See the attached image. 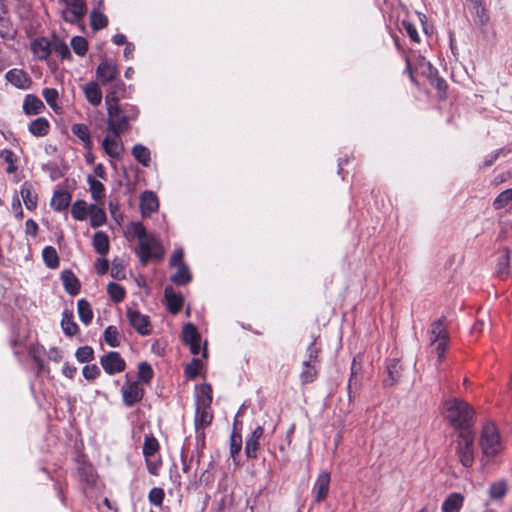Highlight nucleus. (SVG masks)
Wrapping results in <instances>:
<instances>
[{
	"mask_svg": "<svg viewBox=\"0 0 512 512\" xmlns=\"http://www.w3.org/2000/svg\"><path fill=\"white\" fill-rule=\"evenodd\" d=\"M464 504V496L460 493L454 492L447 496L443 501L441 510L442 512H460Z\"/></svg>",
	"mask_w": 512,
	"mask_h": 512,
	"instance_id": "27",
	"label": "nucleus"
},
{
	"mask_svg": "<svg viewBox=\"0 0 512 512\" xmlns=\"http://www.w3.org/2000/svg\"><path fill=\"white\" fill-rule=\"evenodd\" d=\"M319 367L320 366L316 365V364H312L309 362H302L301 363V371L299 374L300 382L303 385L313 383L317 379Z\"/></svg>",
	"mask_w": 512,
	"mask_h": 512,
	"instance_id": "26",
	"label": "nucleus"
},
{
	"mask_svg": "<svg viewBox=\"0 0 512 512\" xmlns=\"http://www.w3.org/2000/svg\"><path fill=\"white\" fill-rule=\"evenodd\" d=\"M195 416H194V426L196 432L200 429L204 430L209 427L213 420V412L211 405H199L195 404Z\"/></svg>",
	"mask_w": 512,
	"mask_h": 512,
	"instance_id": "14",
	"label": "nucleus"
},
{
	"mask_svg": "<svg viewBox=\"0 0 512 512\" xmlns=\"http://www.w3.org/2000/svg\"><path fill=\"white\" fill-rule=\"evenodd\" d=\"M153 369L147 362H141L138 365L137 376L138 379L143 383H150L153 378Z\"/></svg>",
	"mask_w": 512,
	"mask_h": 512,
	"instance_id": "47",
	"label": "nucleus"
},
{
	"mask_svg": "<svg viewBox=\"0 0 512 512\" xmlns=\"http://www.w3.org/2000/svg\"><path fill=\"white\" fill-rule=\"evenodd\" d=\"M507 492V484L505 481L492 483L489 488V495L492 499H501Z\"/></svg>",
	"mask_w": 512,
	"mask_h": 512,
	"instance_id": "51",
	"label": "nucleus"
},
{
	"mask_svg": "<svg viewBox=\"0 0 512 512\" xmlns=\"http://www.w3.org/2000/svg\"><path fill=\"white\" fill-rule=\"evenodd\" d=\"M160 444L156 437L152 434L145 435L142 447L143 456L148 472L151 475H158L162 466V459L159 455Z\"/></svg>",
	"mask_w": 512,
	"mask_h": 512,
	"instance_id": "5",
	"label": "nucleus"
},
{
	"mask_svg": "<svg viewBox=\"0 0 512 512\" xmlns=\"http://www.w3.org/2000/svg\"><path fill=\"white\" fill-rule=\"evenodd\" d=\"M0 158H2L7 163V167H6L5 171L8 174H12V173L16 172V170H17V165H16L17 157H16L15 153L12 150H10V149H3L0 152Z\"/></svg>",
	"mask_w": 512,
	"mask_h": 512,
	"instance_id": "44",
	"label": "nucleus"
},
{
	"mask_svg": "<svg viewBox=\"0 0 512 512\" xmlns=\"http://www.w3.org/2000/svg\"><path fill=\"white\" fill-rule=\"evenodd\" d=\"M89 213V205L85 200H76L71 207V214L75 220L84 221Z\"/></svg>",
	"mask_w": 512,
	"mask_h": 512,
	"instance_id": "39",
	"label": "nucleus"
},
{
	"mask_svg": "<svg viewBox=\"0 0 512 512\" xmlns=\"http://www.w3.org/2000/svg\"><path fill=\"white\" fill-rule=\"evenodd\" d=\"M90 23L94 30H100L108 25V19L103 13L99 11H92L90 16Z\"/></svg>",
	"mask_w": 512,
	"mask_h": 512,
	"instance_id": "49",
	"label": "nucleus"
},
{
	"mask_svg": "<svg viewBox=\"0 0 512 512\" xmlns=\"http://www.w3.org/2000/svg\"><path fill=\"white\" fill-rule=\"evenodd\" d=\"M28 131L35 137H45L50 132V123L45 117H38L30 122Z\"/></svg>",
	"mask_w": 512,
	"mask_h": 512,
	"instance_id": "28",
	"label": "nucleus"
},
{
	"mask_svg": "<svg viewBox=\"0 0 512 512\" xmlns=\"http://www.w3.org/2000/svg\"><path fill=\"white\" fill-rule=\"evenodd\" d=\"M512 201V188L502 191L493 201L496 210L506 207Z\"/></svg>",
	"mask_w": 512,
	"mask_h": 512,
	"instance_id": "48",
	"label": "nucleus"
},
{
	"mask_svg": "<svg viewBox=\"0 0 512 512\" xmlns=\"http://www.w3.org/2000/svg\"><path fill=\"white\" fill-rule=\"evenodd\" d=\"M76 359L81 363H87L94 359V350L90 346L79 347L75 352Z\"/></svg>",
	"mask_w": 512,
	"mask_h": 512,
	"instance_id": "53",
	"label": "nucleus"
},
{
	"mask_svg": "<svg viewBox=\"0 0 512 512\" xmlns=\"http://www.w3.org/2000/svg\"><path fill=\"white\" fill-rule=\"evenodd\" d=\"M144 393V389L137 381L127 380L121 387L123 403L127 407H131L140 402L144 397Z\"/></svg>",
	"mask_w": 512,
	"mask_h": 512,
	"instance_id": "10",
	"label": "nucleus"
},
{
	"mask_svg": "<svg viewBox=\"0 0 512 512\" xmlns=\"http://www.w3.org/2000/svg\"><path fill=\"white\" fill-rule=\"evenodd\" d=\"M322 352V342L318 335H312V340L306 348L305 357L302 362H309L320 366V355Z\"/></svg>",
	"mask_w": 512,
	"mask_h": 512,
	"instance_id": "16",
	"label": "nucleus"
},
{
	"mask_svg": "<svg viewBox=\"0 0 512 512\" xmlns=\"http://www.w3.org/2000/svg\"><path fill=\"white\" fill-rule=\"evenodd\" d=\"M96 76L103 85H106L118 79L119 70L112 60L104 59L97 67Z\"/></svg>",
	"mask_w": 512,
	"mask_h": 512,
	"instance_id": "11",
	"label": "nucleus"
},
{
	"mask_svg": "<svg viewBox=\"0 0 512 512\" xmlns=\"http://www.w3.org/2000/svg\"><path fill=\"white\" fill-rule=\"evenodd\" d=\"M182 340L185 345L192 344V342H197L198 340H201V336L194 324L187 323L183 326Z\"/></svg>",
	"mask_w": 512,
	"mask_h": 512,
	"instance_id": "40",
	"label": "nucleus"
},
{
	"mask_svg": "<svg viewBox=\"0 0 512 512\" xmlns=\"http://www.w3.org/2000/svg\"><path fill=\"white\" fill-rule=\"evenodd\" d=\"M202 362L198 358L192 359V361L185 367V375L189 379H194L200 373L202 369Z\"/></svg>",
	"mask_w": 512,
	"mask_h": 512,
	"instance_id": "55",
	"label": "nucleus"
},
{
	"mask_svg": "<svg viewBox=\"0 0 512 512\" xmlns=\"http://www.w3.org/2000/svg\"><path fill=\"white\" fill-rule=\"evenodd\" d=\"M22 109L28 116L38 115L45 111V105L38 96L34 94H27L24 97Z\"/></svg>",
	"mask_w": 512,
	"mask_h": 512,
	"instance_id": "17",
	"label": "nucleus"
},
{
	"mask_svg": "<svg viewBox=\"0 0 512 512\" xmlns=\"http://www.w3.org/2000/svg\"><path fill=\"white\" fill-rule=\"evenodd\" d=\"M15 35V31L8 26V21L5 19H0V36L2 38H13Z\"/></svg>",
	"mask_w": 512,
	"mask_h": 512,
	"instance_id": "61",
	"label": "nucleus"
},
{
	"mask_svg": "<svg viewBox=\"0 0 512 512\" xmlns=\"http://www.w3.org/2000/svg\"><path fill=\"white\" fill-rule=\"evenodd\" d=\"M109 269V262L106 258H99L95 262V270L98 274L104 275Z\"/></svg>",
	"mask_w": 512,
	"mask_h": 512,
	"instance_id": "64",
	"label": "nucleus"
},
{
	"mask_svg": "<svg viewBox=\"0 0 512 512\" xmlns=\"http://www.w3.org/2000/svg\"><path fill=\"white\" fill-rule=\"evenodd\" d=\"M82 374L86 380H94L100 375V369L96 364L85 365Z\"/></svg>",
	"mask_w": 512,
	"mask_h": 512,
	"instance_id": "58",
	"label": "nucleus"
},
{
	"mask_svg": "<svg viewBox=\"0 0 512 512\" xmlns=\"http://www.w3.org/2000/svg\"><path fill=\"white\" fill-rule=\"evenodd\" d=\"M456 454L459 462L470 468L474 463V434L471 430H463L458 433L456 442Z\"/></svg>",
	"mask_w": 512,
	"mask_h": 512,
	"instance_id": "6",
	"label": "nucleus"
},
{
	"mask_svg": "<svg viewBox=\"0 0 512 512\" xmlns=\"http://www.w3.org/2000/svg\"><path fill=\"white\" fill-rule=\"evenodd\" d=\"M43 261L47 267L55 269L59 266L60 261L56 249L52 246L44 247L42 251Z\"/></svg>",
	"mask_w": 512,
	"mask_h": 512,
	"instance_id": "41",
	"label": "nucleus"
},
{
	"mask_svg": "<svg viewBox=\"0 0 512 512\" xmlns=\"http://www.w3.org/2000/svg\"><path fill=\"white\" fill-rule=\"evenodd\" d=\"M86 13V6L79 4H70L66 2V7L62 10V17L66 22L78 24Z\"/></svg>",
	"mask_w": 512,
	"mask_h": 512,
	"instance_id": "19",
	"label": "nucleus"
},
{
	"mask_svg": "<svg viewBox=\"0 0 512 512\" xmlns=\"http://www.w3.org/2000/svg\"><path fill=\"white\" fill-rule=\"evenodd\" d=\"M88 216L90 218V225L94 228L102 226L107 220L104 209L96 204L89 205Z\"/></svg>",
	"mask_w": 512,
	"mask_h": 512,
	"instance_id": "32",
	"label": "nucleus"
},
{
	"mask_svg": "<svg viewBox=\"0 0 512 512\" xmlns=\"http://www.w3.org/2000/svg\"><path fill=\"white\" fill-rule=\"evenodd\" d=\"M401 24L407 35L410 37V39L415 43H419L420 36L418 34L416 26L409 20H403Z\"/></svg>",
	"mask_w": 512,
	"mask_h": 512,
	"instance_id": "57",
	"label": "nucleus"
},
{
	"mask_svg": "<svg viewBox=\"0 0 512 512\" xmlns=\"http://www.w3.org/2000/svg\"><path fill=\"white\" fill-rule=\"evenodd\" d=\"M159 203L156 195L151 191H145L140 198V209L143 217L150 216L158 209Z\"/></svg>",
	"mask_w": 512,
	"mask_h": 512,
	"instance_id": "23",
	"label": "nucleus"
},
{
	"mask_svg": "<svg viewBox=\"0 0 512 512\" xmlns=\"http://www.w3.org/2000/svg\"><path fill=\"white\" fill-rule=\"evenodd\" d=\"M479 445L482 454L487 458H494L504 450L500 432L494 423H486L481 431Z\"/></svg>",
	"mask_w": 512,
	"mask_h": 512,
	"instance_id": "4",
	"label": "nucleus"
},
{
	"mask_svg": "<svg viewBox=\"0 0 512 512\" xmlns=\"http://www.w3.org/2000/svg\"><path fill=\"white\" fill-rule=\"evenodd\" d=\"M131 153L133 157L143 166H149L151 162L150 151L142 144H136L132 147Z\"/></svg>",
	"mask_w": 512,
	"mask_h": 512,
	"instance_id": "38",
	"label": "nucleus"
},
{
	"mask_svg": "<svg viewBox=\"0 0 512 512\" xmlns=\"http://www.w3.org/2000/svg\"><path fill=\"white\" fill-rule=\"evenodd\" d=\"M77 312L79 319L83 324L88 325L91 323L93 319V311L90 303L86 299L82 298L78 300Z\"/></svg>",
	"mask_w": 512,
	"mask_h": 512,
	"instance_id": "37",
	"label": "nucleus"
},
{
	"mask_svg": "<svg viewBox=\"0 0 512 512\" xmlns=\"http://www.w3.org/2000/svg\"><path fill=\"white\" fill-rule=\"evenodd\" d=\"M61 279L63 281V286L65 291L70 295H76L79 293L81 285L78 278L75 274L70 270H65L62 272Z\"/></svg>",
	"mask_w": 512,
	"mask_h": 512,
	"instance_id": "30",
	"label": "nucleus"
},
{
	"mask_svg": "<svg viewBox=\"0 0 512 512\" xmlns=\"http://www.w3.org/2000/svg\"><path fill=\"white\" fill-rule=\"evenodd\" d=\"M20 195L23 199L24 205L28 210H35L38 204V196L34 192L32 184L24 182L20 189Z\"/></svg>",
	"mask_w": 512,
	"mask_h": 512,
	"instance_id": "24",
	"label": "nucleus"
},
{
	"mask_svg": "<svg viewBox=\"0 0 512 512\" xmlns=\"http://www.w3.org/2000/svg\"><path fill=\"white\" fill-rule=\"evenodd\" d=\"M42 96L45 99L48 106L56 113H62V107L58 103L59 93L55 88H44L42 90Z\"/></svg>",
	"mask_w": 512,
	"mask_h": 512,
	"instance_id": "35",
	"label": "nucleus"
},
{
	"mask_svg": "<svg viewBox=\"0 0 512 512\" xmlns=\"http://www.w3.org/2000/svg\"><path fill=\"white\" fill-rule=\"evenodd\" d=\"M52 46H53V37L47 38V37H37L35 38L31 44L30 49L33 54V56L37 60H47L49 56L52 53Z\"/></svg>",
	"mask_w": 512,
	"mask_h": 512,
	"instance_id": "12",
	"label": "nucleus"
},
{
	"mask_svg": "<svg viewBox=\"0 0 512 512\" xmlns=\"http://www.w3.org/2000/svg\"><path fill=\"white\" fill-rule=\"evenodd\" d=\"M73 135L82 141L85 149L93 148V141L89 127L86 124L76 123L71 127Z\"/></svg>",
	"mask_w": 512,
	"mask_h": 512,
	"instance_id": "29",
	"label": "nucleus"
},
{
	"mask_svg": "<svg viewBox=\"0 0 512 512\" xmlns=\"http://www.w3.org/2000/svg\"><path fill=\"white\" fill-rule=\"evenodd\" d=\"M109 84L111 85L105 96V104L113 105L114 103H118L121 98L125 97L126 86L119 79L114 82H110Z\"/></svg>",
	"mask_w": 512,
	"mask_h": 512,
	"instance_id": "20",
	"label": "nucleus"
},
{
	"mask_svg": "<svg viewBox=\"0 0 512 512\" xmlns=\"http://www.w3.org/2000/svg\"><path fill=\"white\" fill-rule=\"evenodd\" d=\"M104 341L112 348L120 346V333L114 325L106 327L103 333Z\"/></svg>",
	"mask_w": 512,
	"mask_h": 512,
	"instance_id": "42",
	"label": "nucleus"
},
{
	"mask_svg": "<svg viewBox=\"0 0 512 512\" xmlns=\"http://www.w3.org/2000/svg\"><path fill=\"white\" fill-rule=\"evenodd\" d=\"M449 339H442L435 341V350L438 356V361L441 362L444 359L445 352L448 346Z\"/></svg>",
	"mask_w": 512,
	"mask_h": 512,
	"instance_id": "60",
	"label": "nucleus"
},
{
	"mask_svg": "<svg viewBox=\"0 0 512 512\" xmlns=\"http://www.w3.org/2000/svg\"><path fill=\"white\" fill-rule=\"evenodd\" d=\"M100 364L108 375L121 373L126 368V362L116 351H110L100 357Z\"/></svg>",
	"mask_w": 512,
	"mask_h": 512,
	"instance_id": "9",
	"label": "nucleus"
},
{
	"mask_svg": "<svg viewBox=\"0 0 512 512\" xmlns=\"http://www.w3.org/2000/svg\"><path fill=\"white\" fill-rule=\"evenodd\" d=\"M164 296L168 311L172 314H177L183 306L184 299L182 295L176 293L172 287L168 286L164 290Z\"/></svg>",
	"mask_w": 512,
	"mask_h": 512,
	"instance_id": "22",
	"label": "nucleus"
},
{
	"mask_svg": "<svg viewBox=\"0 0 512 512\" xmlns=\"http://www.w3.org/2000/svg\"><path fill=\"white\" fill-rule=\"evenodd\" d=\"M131 229L134 236L137 237L139 248L136 251L140 262L145 265L148 261L155 259L161 260L164 257V248L161 243L152 234H148L141 222H133Z\"/></svg>",
	"mask_w": 512,
	"mask_h": 512,
	"instance_id": "2",
	"label": "nucleus"
},
{
	"mask_svg": "<svg viewBox=\"0 0 512 512\" xmlns=\"http://www.w3.org/2000/svg\"><path fill=\"white\" fill-rule=\"evenodd\" d=\"M71 199L72 196L67 190H55L50 203L51 208L57 212L64 211L69 207Z\"/></svg>",
	"mask_w": 512,
	"mask_h": 512,
	"instance_id": "21",
	"label": "nucleus"
},
{
	"mask_svg": "<svg viewBox=\"0 0 512 512\" xmlns=\"http://www.w3.org/2000/svg\"><path fill=\"white\" fill-rule=\"evenodd\" d=\"M121 133L107 132L101 142V148L104 153L112 160H120L125 152V147L121 139Z\"/></svg>",
	"mask_w": 512,
	"mask_h": 512,
	"instance_id": "7",
	"label": "nucleus"
},
{
	"mask_svg": "<svg viewBox=\"0 0 512 512\" xmlns=\"http://www.w3.org/2000/svg\"><path fill=\"white\" fill-rule=\"evenodd\" d=\"M61 327L64 334L68 337L76 335L79 330L78 325L73 320L72 313L66 310L62 313Z\"/></svg>",
	"mask_w": 512,
	"mask_h": 512,
	"instance_id": "36",
	"label": "nucleus"
},
{
	"mask_svg": "<svg viewBox=\"0 0 512 512\" xmlns=\"http://www.w3.org/2000/svg\"><path fill=\"white\" fill-rule=\"evenodd\" d=\"M330 486V474L326 471L321 472L314 484L315 501L320 503L324 501L328 495Z\"/></svg>",
	"mask_w": 512,
	"mask_h": 512,
	"instance_id": "18",
	"label": "nucleus"
},
{
	"mask_svg": "<svg viewBox=\"0 0 512 512\" xmlns=\"http://www.w3.org/2000/svg\"><path fill=\"white\" fill-rule=\"evenodd\" d=\"M52 51H55L62 59H69L71 56L67 44L56 36H53Z\"/></svg>",
	"mask_w": 512,
	"mask_h": 512,
	"instance_id": "50",
	"label": "nucleus"
},
{
	"mask_svg": "<svg viewBox=\"0 0 512 512\" xmlns=\"http://www.w3.org/2000/svg\"><path fill=\"white\" fill-rule=\"evenodd\" d=\"M431 84L437 89L440 98L446 97L447 83L443 78L435 77L432 79Z\"/></svg>",
	"mask_w": 512,
	"mask_h": 512,
	"instance_id": "59",
	"label": "nucleus"
},
{
	"mask_svg": "<svg viewBox=\"0 0 512 512\" xmlns=\"http://www.w3.org/2000/svg\"><path fill=\"white\" fill-rule=\"evenodd\" d=\"M183 256H184L183 249L182 248L176 249L173 252V255H172L171 259H170V265L171 266H175V267H179L181 264H185L183 262Z\"/></svg>",
	"mask_w": 512,
	"mask_h": 512,
	"instance_id": "63",
	"label": "nucleus"
},
{
	"mask_svg": "<svg viewBox=\"0 0 512 512\" xmlns=\"http://www.w3.org/2000/svg\"><path fill=\"white\" fill-rule=\"evenodd\" d=\"M126 315L129 324L136 330L139 335L146 336L151 333L152 325L149 316L144 315L140 311L132 308L127 309Z\"/></svg>",
	"mask_w": 512,
	"mask_h": 512,
	"instance_id": "8",
	"label": "nucleus"
},
{
	"mask_svg": "<svg viewBox=\"0 0 512 512\" xmlns=\"http://www.w3.org/2000/svg\"><path fill=\"white\" fill-rule=\"evenodd\" d=\"M474 409L465 401L451 398L444 402V416L457 429L469 430L473 424Z\"/></svg>",
	"mask_w": 512,
	"mask_h": 512,
	"instance_id": "3",
	"label": "nucleus"
},
{
	"mask_svg": "<svg viewBox=\"0 0 512 512\" xmlns=\"http://www.w3.org/2000/svg\"><path fill=\"white\" fill-rule=\"evenodd\" d=\"M107 109V132H118L124 134L131 129V122L139 117V109L136 105L125 103L119 105H106Z\"/></svg>",
	"mask_w": 512,
	"mask_h": 512,
	"instance_id": "1",
	"label": "nucleus"
},
{
	"mask_svg": "<svg viewBox=\"0 0 512 512\" xmlns=\"http://www.w3.org/2000/svg\"><path fill=\"white\" fill-rule=\"evenodd\" d=\"M71 46L79 56H84L88 50V43L84 37L75 36L71 39Z\"/></svg>",
	"mask_w": 512,
	"mask_h": 512,
	"instance_id": "52",
	"label": "nucleus"
},
{
	"mask_svg": "<svg viewBox=\"0 0 512 512\" xmlns=\"http://www.w3.org/2000/svg\"><path fill=\"white\" fill-rule=\"evenodd\" d=\"M264 434V428L258 425L251 432V435L247 438L245 443V454L248 458L256 459L258 457V451L260 449V439Z\"/></svg>",
	"mask_w": 512,
	"mask_h": 512,
	"instance_id": "15",
	"label": "nucleus"
},
{
	"mask_svg": "<svg viewBox=\"0 0 512 512\" xmlns=\"http://www.w3.org/2000/svg\"><path fill=\"white\" fill-rule=\"evenodd\" d=\"M242 449V438L240 434L232 433L230 436V455L233 461L236 462V456Z\"/></svg>",
	"mask_w": 512,
	"mask_h": 512,
	"instance_id": "56",
	"label": "nucleus"
},
{
	"mask_svg": "<svg viewBox=\"0 0 512 512\" xmlns=\"http://www.w3.org/2000/svg\"><path fill=\"white\" fill-rule=\"evenodd\" d=\"M212 388L210 384L204 383L200 387V394L196 396L195 404L211 405L212 404Z\"/></svg>",
	"mask_w": 512,
	"mask_h": 512,
	"instance_id": "45",
	"label": "nucleus"
},
{
	"mask_svg": "<svg viewBox=\"0 0 512 512\" xmlns=\"http://www.w3.org/2000/svg\"><path fill=\"white\" fill-rule=\"evenodd\" d=\"M93 248L100 255H106L109 251V238L105 232L98 231L92 239Z\"/></svg>",
	"mask_w": 512,
	"mask_h": 512,
	"instance_id": "34",
	"label": "nucleus"
},
{
	"mask_svg": "<svg viewBox=\"0 0 512 512\" xmlns=\"http://www.w3.org/2000/svg\"><path fill=\"white\" fill-rule=\"evenodd\" d=\"M164 498L165 492L160 487H154L148 493V500L154 506H162Z\"/></svg>",
	"mask_w": 512,
	"mask_h": 512,
	"instance_id": "54",
	"label": "nucleus"
},
{
	"mask_svg": "<svg viewBox=\"0 0 512 512\" xmlns=\"http://www.w3.org/2000/svg\"><path fill=\"white\" fill-rule=\"evenodd\" d=\"M191 273L186 264L177 267V271L172 275L171 280L177 285H185L191 281Z\"/></svg>",
	"mask_w": 512,
	"mask_h": 512,
	"instance_id": "43",
	"label": "nucleus"
},
{
	"mask_svg": "<svg viewBox=\"0 0 512 512\" xmlns=\"http://www.w3.org/2000/svg\"><path fill=\"white\" fill-rule=\"evenodd\" d=\"M87 101L93 106H99L102 102V91L96 82H88L83 87Z\"/></svg>",
	"mask_w": 512,
	"mask_h": 512,
	"instance_id": "25",
	"label": "nucleus"
},
{
	"mask_svg": "<svg viewBox=\"0 0 512 512\" xmlns=\"http://www.w3.org/2000/svg\"><path fill=\"white\" fill-rule=\"evenodd\" d=\"M5 79L15 88L27 90L32 85V79L23 69L13 68L6 72Z\"/></svg>",
	"mask_w": 512,
	"mask_h": 512,
	"instance_id": "13",
	"label": "nucleus"
},
{
	"mask_svg": "<svg viewBox=\"0 0 512 512\" xmlns=\"http://www.w3.org/2000/svg\"><path fill=\"white\" fill-rule=\"evenodd\" d=\"M87 183L89 185V191L91 197L97 202H101L105 197V186L102 182L97 180L95 177L88 175Z\"/></svg>",
	"mask_w": 512,
	"mask_h": 512,
	"instance_id": "33",
	"label": "nucleus"
},
{
	"mask_svg": "<svg viewBox=\"0 0 512 512\" xmlns=\"http://www.w3.org/2000/svg\"><path fill=\"white\" fill-rule=\"evenodd\" d=\"M442 339H449V334L447 332L444 321L442 319H438L431 324L429 331V341L431 345H434L435 341Z\"/></svg>",
	"mask_w": 512,
	"mask_h": 512,
	"instance_id": "31",
	"label": "nucleus"
},
{
	"mask_svg": "<svg viewBox=\"0 0 512 512\" xmlns=\"http://www.w3.org/2000/svg\"><path fill=\"white\" fill-rule=\"evenodd\" d=\"M356 365H357L356 359H353L352 364H351V375H350V379H349V383H348L349 394L351 393V389L353 386L355 388H357V386H358Z\"/></svg>",
	"mask_w": 512,
	"mask_h": 512,
	"instance_id": "62",
	"label": "nucleus"
},
{
	"mask_svg": "<svg viewBox=\"0 0 512 512\" xmlns=\"http://www.w3.org/2000/svg\"><path fill=\"white\" fill-rule=\"evenodd\" d=\"M107 292L110 298L115 302H121L125 298V289L116 282H110L107 286Z\"/></svg>",
	"mask_w": 512,
	"mask_h": 512,
	"instance_id": "46",
	"label": "nucleus"
}]
</instances>
